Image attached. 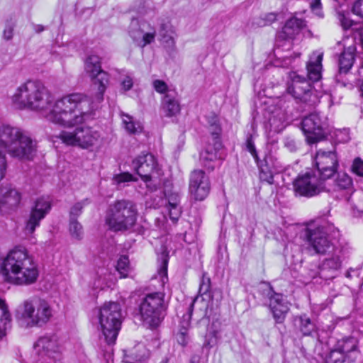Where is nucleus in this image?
Returning a JSON list of instances; mask_svg holds the SVG:
<instances>
[{
  "mask_svg": "<svg viewBox=\"0 0 363 363\" xmlns=\"http://www.w3.org/2000/svg\"><path fill=\"white\" fill-rule=\"evenodd\" d=\"M210 191L208 178L202 170L191 172L189 181V192L195 200L202 201Z\"/></svg>",
  "mask_w": 363,
  "mask_h": 363,
  "instance_id": "22",
  "label": "nucleus"
},
{
  "mask_svg": "<svg viewBox=\"0 0 363 363\" xmlns=\"http://www.w3.org/2000/svg\"><path fill=\"white\" fill-rule=\"evenodd\" d=\"M23 130L9 124L0 125V150H8L22 136Z\"/></svg>",
  "mask_w": 363,
  "mask_h": 363,
  "instance_id": "23",
  "label": "nucleus"
},
{
  "mask_svg": "<svg viewBox=\"0 0 363 363\" xmlns=\"http://www.w3.org/2000/svg\"><path fill=\"white\" fill-rule=\"evenodd\" d=\"M51 208L49 198L40 197L35 201L31 208L29 218L26 222L25 231L27 234H33L35 228L40 225V221L45 217Z\"/></svg>",
  "mask_w": 363,
  "mask_h": 363,
  "instance_id": "21",
  "label": "nucleus"
},
{
  "mask_svg": "<svg viewBox=\"0 0 363 363\" xmlns=\"http://www.w3.org/2000/svg\"><path fill=\"white\" fill-rule=\"evenodd\" d=\"M352 11L354 14L363 18V0H357L352 6Z\"/></svg>",
  "mask_w": 363,
  "mask_h": 363,
  "instance_id": "53",
  "label": "nucleus"
},
{
  "mask_svg": "<svg viewBox=\"0 0 363 363\" xmlns=\"http://www.w3.org/2000/svg\"><path fill=\"white\" fill-rule=\"evenodd\" d=\"M13 28L11 26H6L4 30V38L6 40H11L13 37Z\"/></svg>",
  "mask_w": 363,
  "mask_h": 363,
  "instance_id": "58",
  "label": "nucleus"
},
{
  "mask_svg": "<svg viewBox=\"0 0 363 363\" xmlns=\"http://www.w3.org/2000/svg\"><path fill=\"white\" fill-rule=\"evenodd\" d=\"M133 165L137 174L146 183L147 188L150 191L156 190V184H151V174L157 167L155 157L148 153L142 154L133 160Z\"/></svg>",
  "mask_w": 363,
  "mask_h": 363,
  "instance_id": "17",
  "label": "nucleus"
},
{
  "mask_svg": "<svg viewBox=\"0 0 363 363\" xmlns=\"http://www.w3.org/2000/svg\"><path fill=\"white\" fill-rule=\"evenodd\" d=\"M149 357V351L145 346L139 343L136 345L128 354L124 356V363H143Z\"/></svg>",
  "mask_w": 363,
  "mask_h": 363,
  "instance_id": "30",
  "label": "nucleus"
},
{
  "mask_svg": "<svg viewBox=\"0 0 363 363\" xmlns=\"http://www.w3.org/2000/svg\"><path fill=\"white\" fill-rule=\"evenodd\" d=\"M198 299L199 297L197 296L195 297L193 300H191L188 308L187 312L184 313L182 316V320L180 322V329L188 330L190 326V321L191 319L192 312L194 310V306Z\"/></svg>",
  "mask_w": 363,
  "mask_h": 363,
  "instance_id": "43",
  "label": "nucleus"
},
{
  "mask_svg": "<svg viewBox=\"0 0 363 363\" xmlns=\"http://www.w3.org/2000/svg\"><path fill=\"white\" fill-rule=\"evenodd\" d=\"M277 14L274 13H266L262 16L255 19V24L259 27H264L271 25L276 21Z\"/></svg>",
  "mask_w": 363,
  "mask_h": 363,
  "instance_id": "44",
  "label": "nucleus"
},
{
  "mask_svg": "<svg viewBox=\"0 0 363 363\" xmlns=\"http://www.w3.org/2000/svg\"><path fill=\"white\" fill-rule=\"evenodd\" d=\"M132 179L133 176L129 173H122L114 177V180L118 184L129 182Z\"/></svg>",
  "mask_w": 363,
  "mask_h": 363,
  "instance_id": "56",
  "label": "nucleus"
},
{
  "mask_svg": "<svg viewBox=\"0 0 363 363\" xmlns=\"http://www.w3.org/2000/svg\"><path fill=\"white\" fill-rule=\"evenodd\" d=\"M216 125V131L213 132V139L212 142H209L205 149L200 153V162L201 164L208 170H213L217 160L220 159L219 150L222 148V143L219 135L220 134V128Z\"/></svg>",
  "mask_w": 363,
  "mask_h": 363,
  "instance_id": "18",
  "label": "nucleus"
},
{
  "mask_svg": "<svg viewBox=\"0 0 363 363\" xmlns=\"http://www.w3.org/2000/svg\"><path fill=\"white\" fill-rule=\"evenodd\" d=\"M187 331L188 330L179 329V331L177 335V341L182 346H185L188 343L189 337Z\"/></svg>",
  "mask_w": 363,
  "mask_h": 363,
  "instance_id": "54",
  "label": "nucleus"
},
{
  "mask_svg": "<svg viewBox=\"0 0 363 363\" xmlns=\"http://www.w3.org/2000/svg\"><path fill=\"white\" fill-rule=\"evenodd\" d=\"M359 90L360 92V96L363 98V79L360 81L359 84Z\"/></svg>",
  "mask_w": 363,
  "mask_h": 363,
  "instance_id": "61",
  "label": "nucleus"
},
{
  "mask_svg": "<svg viewBox=\"0 0 363 363\" xmlns=\"http://www.w3.org/2000/svg\"><path fill=\"white\" fill-rule=\"evenodd\" d=\"M352 272L355 273L356 276L359 275L358 269H354L350 268L345 274V276L348 278H351L352 277Z\"/></svg>",
  "mask_w": 363,
  "mask_h": 363,
  "instance_id": "60",
  "label": "nucleus"
},
{
  "mask_svg": "<svg viewBox=\"0 0 363 363\" xmlns=\"http://www.w3.org/2000/svg\"><path fill=\"white\" fill-rule=\"evenodd\" d=\"M259 294L268 301V307L276 323H283L290 310L288 301L284 295L277 293L269 283L262 282L258 287Z\"/></svg>",
  "mask_w": 363,
  "mask_h": 363,
  "instance_id": "9",
  "label": "nucleus"
},
{
  "mask_svg": "<svg viewBox=\"0 0 363 363\" xmlns=\"http://www.w3.org/2000/svg\"><path fill=\"white\" fill-rule=\"evenodd\" d=\"M306 238L310 247L316 254L327 255L337 249L329 240L326 228L321 225L306 228Z\"/></svg>",
  "mask_w": 363,
  "mask_h": 363,
  "instance_id": "15",
  "label": "nucleus"
},
{
  "mask_svg": "<svg viewBox=\"0 0 363 363\" xmlns=\"http://www.w3.org/2000/svg\"><path fill=\"white\" fill-rule=\"evenodd\" d=\"M162 110L167 117L177 115L180 111V104L176 93H167L162 102Z\"/></svg>",
  "mask_w": 363,
  "mask_h": 363,
  "instance_id": "29",
  "label": "nucleus"
},
{
  "mask_svg": "<svg viewBox=\"0 0 363 363\" xmlns=\"http://www.w3.org/2000/svg\"><path fill=\"white\" fill-rule=\"evenodd\" d=\"M214 123L216 124V125L221 130V128H220V125L218 123V121L217 117L213 116V117H211V120L208 121V123L210 125V131H211V133L212 135V139H213V132L216 131V127H215L216 125H213Z\"/></svg>",
  "mask_w": 363,
  "mask_h": 363,
  "instance_id": "57",
  "label": "nucleus"
},
{
  "mask_svg": "<svg viewBox=\"0 0 363 363\" xmlns=\"http://www.w3.org/2000/svg\"><path fill=\"white\" fill-rule=\"evenodd\" d=\"M295 195L311 198L330 189L326 182L319 177L315 172H307L300 174L293 182Z\"/></svg>",
  "mask_w": 363,
  "mask_h": 363,
  "instance_id": "8",
  "label": "nucleus"
},
{
  "mask_svg": "<svg viewBox=\"0 0 363 363\" xmlns=\"http://www.w3.org/2000/svg\"><path fill=\"white\" fill-rule=\"evenodd\" d=\"M246 148L257 163L259 170L260 179L269 184H272L274 174L281 172L284 169V166L271 153L266 155L262 160H259L251 135L247 138Z\"/></svg>",
  "mask_w": 363,
  "mask_h": 363,
  "instance_id": "10",
  "label": "nucleus"
},
{
  "mask_svg": "<svg viewBox=\"0 0 363 363\" xmlns=\"http://www.w3.org/2000/svg\"><path fill=\"white\" fill-rule=\"evenodd\" d=\"M199 294L202 297L203 296H207L208 298L211 297V280L209 277H206L205 275L203 276L199 289Z\"/></svg>",
  "mask_w": 363,
  "mask_h": 363,
  "instance_id": "45",
  "label": "nucleus"
},
{
  "mask_svg": "<svg viewBox=\"0 0 363 363\" xmlns=\"http://www.w3.org/2000/svg\"><path fill=\"white\" fill-rule=\"evenodd\" d=\"M1 270L8 279L16 284H30L38 277L37 265L25 247H17L1 260Z\"/></svg>",
  "mask_w": 363,
  "mask_h": 363,
  "instance_id": "2",
  "label": "nucleus"
},
{
  "mask_svg": "<svg viewBox=\"0 0 363 363\" xmlns=\"http://www.w3.org/2000/svg\"><path fill=\"white\" fill-rule=\"evenodd\" d=\"M69 230L72 238L82 240L84 235L83 227L77 220L69 219Z\"/></svg>",
  "mask_w": 363,
  "mask_h": 363,
  "instance_id": "40",
  "label": "nucleus"
},
{
  "mask_svg": "<svg viewBox=\"0 0 363 363\" xmlns=\"http://www.w3.org/2000/svg\"><path fill=\"white\" fill-rule=\"evenodd\" d=\"M6 166L7 163L5 152L0 150V181L2 180L5 176Z\"/></svg>",
  "mask_w": 363,
  "mask_h": 363,
  "instance_id": "52",
  "label": "nucleus"
},
{
  "mask_svg": "<svg viewBox=\"0 0 363 363\" xmlns=\"http://www.w3.org/2000/svg\"><path fill=\"white\" fill-rule=\"evenodd\" d=\"M301 128L309 144L325 139L329 133L326 118L318 112L305 116L302 119Z\"/></svg>",
  "mask_w": 363,
  "mask_h": 363,
  "instance_id": "13",
  "label": "nucleus"
},
{
  "mask_svg": "<svg viewBox=\"0 0 363 363\" xmlns=\"http://www.w3.org/2000/svg\"><path fill=\"white\" fill-rule=\"evenodd\" d=\"M306 26L305 21L295 16L288 19L281 32L279 33V38L283 39L294 38Z\"/></svg>",
  "mask_w": 363,
  "mask_h": 363,
  "instance_id": "27",
  "label": "nucleus"
},
{
  "mask_svg": "<svg viewBox=\"0 0 363 363\" xmlns=\"http://www.w3.org/2000/svg\"><path fill=\"white\" fill-rule=\"evenodd\" d=\"M290 78L291 82L288 84L287 91L298 102L309 106H315L319 102L316 91L304 77L293 72L290 74Z\"/></svg>",
  "mask_w": 363,
  "mask_h": 363,
  "instance_id": "11",
  "label": "nucleus"
},
{
  "mask_svg": "<svg viewBox=\"0 0 363 363\" xmlns=\"http://www.w3.org/2000/svg\"><path fill=\"white\" fill-rule=\"evenodd\" d=\"M11 315L5 301L0 299V339L6 335V330L10 327Z\"/></svg>",
  "mask_w": 363,
  "mask_h": 363,
  "instance_id": "34",
  "label": "nucleus"
},
{
  "mask_svg": "<svg viewBox=\"0 0 363 363\" xmlns=\"http://www.w3.org/2000/svg\"><path fill=\"white\" fill-rule=\"evenodd\" d=\"M327 255L318 267V276L325 280L337 277L343 261L342 251L339 248Z\"/></svg>",
  "mask_w": 363,
  "mask_h": 363,
  "instance_id": "20",
  "label": "nucleus"
},
{
  "mask_svg": "<svg viewBox=\"0 0 363 363\" xmlns=\"http://www.w3.org/2000/svg\"><path fill=\"white\" fill-rule=\"evenodd\" d=\"M158 32L160 40L165 46L168 48H173L174 46V30L172 26L169 22L161 23Z\"/></svg>",
  "mask_w": 363,
  "mask_h": 363,
  "instance_id": "32",
  "label": "nucleus"
},
{
  "mask_svg": "<svg viewBox=\"0 0 363 363\" xmlns=\"http://www.w3.org/2000/svg\"><path fill=\"white\" fill-rule=\"evenodd\" d=\"M164 194L167 201L165 208L169 213V218L174 223H176L182 212L180 205V194L179 192L169 191L167 189H164Z\"/></svg>",
  "mask_w": 363,
  "mask_h": 363,
  "instance_id": "25",
  "label": "nucleus"
},
{
  "mask_svg": "<svg viewBox=\"0 0 363 363\" xmlns=\"http://www.w3.org/2000/svg\"><path fill=\"white\" fill-rule=\"evenodd\" d=\"M286 145L289 147L291 150H293L294 149V147H295V144H294V142L293 140L286 143Z\"/></svg>",
  "mask_w": 363,
  "mask_h": 363,
  "instance_id": "62",
  "label": "nucleus"
},
{
  "mask_svg": "<svg viewBox=\"0 0 363 363\" xmlns=\"http://www.w3.org/2000/svg\"><path fill=\"white\" fill-rule=\"evenodd\" d=\"M135 206L127 200H119L110 205L106 214L105 223L113 232H124L132 229L137 221Z\"/></svg>",
  "mask_w": 363,
  "mask_h": 363,
  "instance_id": "3",
  "label": "nucleus"
},
{
  "mask_svg": "<svg viewBox=\"0 0 363 363\" xmlns=\"http://www.w3.org/2000/svg\"><path fill=\"white\" fill-rule=\"evenodd\" d=\"M160 363H169V359L165 357Z\"/></svg>",
  "mask_w": 363,
  "mask_h": 363,
  "instance_id": "64",
  "label": "nucleus"
},
{
  "mask_svg": "<svg viewBox=\"0 0 363 363\" xmlns=\"http://www.w3.org/2000/svg\"><path fill=\"white\" fill-rule=\"evenodd\" d=\"M353 38L355 43L359 44L363 48V27L354 29Z\"/></svg>",
  "mask_w": 363,
  "mask_h": 363,
  "instance_id": "51",
  "label": "nucleus"
},
{
  "mask_svg": "<svg viewBox=\"0 0 363 363\" xmlns=\"http://www.w3.org/2000/svg\"><path fill=\"white\" fill-rule=\"evenodd\" d=\"M162 262L161 263L160 267L158 270L159 274H160L162 278H167V258L165 255H162Z\"/></svg>",
  "mask_w": 363,
  "mask_h": 363,
  "instance_id": "55",
  "label": "nucleus"
},
{
  "mask_svg": "<svg viewBox=\"0 0 363 363\" xmlns=\"http://www.w3.org/2000/svg\"><path fill=\"white\" fill-rule=\"evenodd\" d=\"M39 356L37 363H60L62 354L55 335H46L40 337L34 345Z\"/></svg>",
  "mask_w": 363,
  "mask_h": 363,
  "instance_id": "14",
  "label": "nucleus"
},
{
  "mask_svg": "<svg viewBox=\"0 0 363 363\" xmlns=\"http://www.w3.org/2000/svg\"><path fill=\"white\" fill-rule=\"evenodd\" d=\"M35 30L37 33L42 32L43 30H44V27L41 25H38L36 26Z\"/></svg>",
  "mask_w": 363,
  "mask_h": 363,
  "instance_id": "63",
  "label": "nucleus"
},
{
  "mask_svg": "<svg viewBox=\"0 0 363 363\" xmlns=\"http://www.w3.org/2000/svg\"><path fill=\"white\" fill-rule=\"evenodd\" d=\"M335 135L337 140L340 143H347L350 139L349 129L347 128L336 130Z\"/></svg>",
  "mask_w": 363,
  "mask_h": 363,
  "instance_id": "48",
  "label": "nucleus"
},
{
  "mask_svg": "<svg viewBox=\"0 0 363 363\" xmlns=\"http://www.w3.org/2000/svg\"><path fill=\"white\" fill-rule=\"evenodd\" d=\"M355 57V48L350 46L345 48L339 57V73L336 76V81L343 86H347V83L341 82L342 74H347L353 65Z\"/></svg>",
  "mask_w": 363,
  "mask_h": 363,
  "instance_id": "26",
  "label": "nucleus"
},
{
  "mask_svg": "<svg viewBox=\"0 0 363 363\" xmlns=\"http://www.w3.org/2000/svg\"><path fill=\"white\" fill-rule=\"evenodd\" d=\"M323 54L313 52L306 65L307 76L312 82H318L321 78Z\"/></svg>",
  "mask_w": 363,
  "mask_h": 363,
  "instance_id": "28",
  "label": "nucleus"
},
{
  "mask_svg": "<svg viewBox=\"0 0 363 363\" xmlns=\"http://www.w3.org/2000/svg\"><path fill=\"white\" fill-rule=\"evenodd\" d=\"M53 315V310L45 299L37 296L23 301L17 311V318L26 323V327H42Z\"/></svg>",
  "mask_w": 363,
  "mask_h": 363,
  "instance_id": "4",
  "label": "nucleus"
},
{
  "mask_svg": "<svg viewBox=\"0 0 363 363\" xmlns=\"http://www.w3.org/2000/svg\"><path fill=\"white\" fill-rule=\"evenodd\" d=\"M12 157L19 160H31L36 152V143L30 136L24 131L14 144L7 150Z\"/></svg>",
  "mask_w": 363,
  "mask_h": 363,
  "instance_id": "19",
  "label": "nucleus"
},
{
  "mask_svg": "<svg viewBox=\"0 0 363 363\" xmlns=\"http://www.w3.org/2000/svg\"><path fill=\"white\" fill-rule=\"evenodd\" d=\"M86 204V200H84L76 203L72 206L69 211V219L73 218L74 220H77V217L82 214V209Z\"/></svg>",
  "mask_w": 363,
  "mask_h": 363,
  "instance_id": "46",
  "label": "nucleus"
},
{
  "mask_svg": "<svg viewBox=\"0 0 363 363\" xmlns=\"http://www.w3.org/2000/svg\"><path fill=\"white\" fill-rule=\"evenodd\" d=\"M357 340L355 337L349 336L337 340L335 347L345 354L346 353L354 351L357 349Z\"/></svg>",
  "mask_w": 363,
  "mask_h": 363,
  "instance_id": "36",
  "label": "nucleus"
},
{
  "mask_svg": "<svg viewBox=\"0 0 363 363\" xmlns=\"http://www.w3.org/2000/svg\"><path fill=\"white\" fill-rule=\"evenodd\" d=\"M123 123L126 131L130 134H135L141 132L142 129L139 124H136L133 118L128 114H123Z\"/></svg>",
  "mask_w": 363,
  "mask_h": 363,
  "instance_id": "39",
  "label": "nucleus"
},
{
  "mask_svg": "<svg viewBox=\"0 0 363 363\" xmlns=\"http://www.w3.org/2000/svg\"><path fill=\"white\" fill-rule=\"evenodd\" d=\"M325 363H348L346 356L336 347H334L325 358Z\"/></svg>",
  "mask_w": 363,
  "mask_h": 363,
  "instance_id": "42",
  "label": "nucleus"
},
{
  "mask_svg": "<svg viewBox=\"0 0 363 363\" xmlns=\"http://www.w3.org/2000/svg\"><path fill=\"white\" fill-rule=\"evenodd\" d=\"M116 270L121 274V278H125L130 272V267L128 256L122 255L117 262Z\"/></svg>",
  "mask_w": 363,
  "mask_h": 363,
  "instance_id": "41",
  "label": "nucleus"
},
{
  "mask_svg": "<svg viewBox=\"0 0 363 363\" xmlns=\"http://www.w3.org/2000/svg\"><path fill=\"white\" fill-rule=\"evenodd\" d=\"M59 138L68 145L88 150L97 145L101 134L90 126H79L72 132L62 131Z\"/></svg>",
  "mask_w": 363,
  "mask_h": 363,
  "instance_id": "12",
  "label": "nucleus"
},
{
  "mask_svg": "<svg viewBox=\"0 0 363 363\" xmlns=\"http://www.w3.org/2000/svg\"><path fill=\"white\" fill-rule=\"evenodd\" d=\"M295 324L299 328L303 335H311L315 328V325L306 314L296 317Z\"/></svg>",
  "mask_w": 363,
  "mask_h": 363,
  "instance_id": "37",
  "label": "nucleus"
},
{
  "mask_svg": "<svg viewBox=\"0 0 363 363\" xmlns=\"http://www.w3.org/2000/svg\"><path fill=\"white\" fill-rule=\"evenodd\" d=\"M112 274L106 269H100L97 272L94 285L96 289H103L105 287H109L112 283Z\"/></svg>",
  "mask_w": 363,
  "mask_h": 363,
  "instance_id": "35",
  "label": "nucleus"
},
{
  "mask_svg": "<svg viewBox=\"0 0 363 363\" xmlns=\"http://www.w3.org/2000/svg\"><path fill=\"white\" fill-rule=\"evenodd\" d=\"M311 7L312 10H313V11H315L316 9H320L321 8L320 0H314L311 4Z\"/></svg>",
  "mask_w": 363,
  "mask_h": 363,
  "instance_id": "59",
  "label": "nucleus"
},
{
  "mask_svg": "<svg viewBox=\"0 0 363 363\" xmlns=\"http://www.w3.org/2000/svg\"><path fill=\"white\" fill-rule=\"evenodd\" d=\"M338 19L343 29L347 30L351 28L354 23L344 13L338 12Z\"/></svg>",
  "mask_w": 363,
  "mask_h": 363,
  "instance_id": "47",
  "label": "nucleus"
},
{
  "mask_svg": "<svg viewBox=\"0 0 363 363\" xmlns=\"http://www.w3.org/2000/svg\"><path fill=\"white\" fill-rule=\"evenodd\" d=\"M155 30L151 28L150 30L145 31L144 28H140L138 30H131L130 35L133 41L140 47L144 48L154 41L155 38Z\"/></svg>",
  "mask_w": 363,
  "mask_h": 363,
  "instance_id": "31",
  "label": "nucleus"
},
{
  "mask_svg": "<svg viewBox=\"0 0 363 363\" xmlns=\"http://www.w3.org/2000/svg\"><path fill=\"white\" fill-rule=\"evenodd\" d=\"M12 105L20 110L46 112V118L64 127H72L89 118L90 100L82 94L74 93L54 101L53 96L39 81L27 80L11 96Z\"/></svg>",
  "mask_w": 363,
  "mask_h": 363,
  "instance_id": "1",
  "label": "nucleus"
},
{
  "mask_svg": "<svg viewBox=\"0 0 363 363\" xmlns=\"http://www.w3.org/2000/svg\"><path fill=\"white\" fill-rule=\"evenodd\" d=\"M314 160L317 167L315 173L325 182L336 174L339 163L335 151L319 150Z\"/></svg>",
  "mask_w": 363,
  "mask_h": 363,
  "instance_id": "16",
  "label": "nucleus"
},
{
  "mask_svg": "<svg viewBox=\"0 0 363 363\" xmlns=\"http://www.w3.org/2000/svg\"><path fill=\"white\" fill-rule=\"evenodd\" d=\"M21 193L12 186L0 189V199L5 211L16 210L21 201Z\"/></svg>",
  "mask_w": 363,
  "mask_h": 363,
  "instance_id": "24",
  "label": "nucleus"
},
{
  "mask_svg": "<svg viewBox=\"0 0 363 363\" xmlns=\"http://www.w3.org/2000/svg\"><path fill=\"white\" fill-rule=\"evenodd\" d=\"M84 69L89 78L94 89H96L94 96L91 99L86 96L91 102V116L94 106V103H100L104 100V93L109 84V74L104 71L101 67V58L97 55H89L84 61Z\"/></svg>",
  "mask_w": 363,
  "mask_h": 363,
  "instance_id": "5",
  "label": "nucleus"
},
{
  "mask_svg": "<svg viewBox=\"0 0 363 363\" xmlns=\"http://www.w3.org/2000/svg\"><path fill=\"white\" fill-rule=\"evenodd\" d=\"M337 176L333 182L334 191L351 190L353 182L351 177L345 172H336Z\"/></svg>",
  "mask_w": 363,
  "mask_h": 363,
  "instance_id": "33",
  "label": "nucleus"
},
{
  "mask_svg": "<svg viewBox=\"0 0 363 363\" xmlns=\"http://www.w3.org/2000/svg\"><path fill=\"white\" fill-rule=\"evenodd\" d=\"M152 85L155 91L160 94L166 93L168 89L167 84L164 81L160 79L154 80Z\"/></svg>",
  "mask_w": 363,
  "mask_h": 363,
  "instance_id": "49",
  "label": "nucleus"
},
{
  "mask_svg": "<svg viewBox=\"0 0 363 363\" xmlns=\"http://www.w3.org/2000/svg\"><path fill=\"white\" fill-rule=\"evenodd\" d=\"M122 320L121 308L118 303H105L99 311V322L105 341L115 343L121 329Z\"/></svg>",
  "mask_w": 363,
  "mask_h": 363,
  "instance_id": "6",
  "label": "nucleus"
},
{
  "mask_svg": "<svg viewBox=\"0 0 363 363\" xmlns=\"http://www.w3.org/2000/svg\"><path fill=\"white\" fill-rule=\"evenodd\" d=\"M352 169L357 175L363 177V160L360 158H356L354 160Z\"/></svg>",
  "mask_w": 363,
  "mask_h": 363,
  "instance_id": "50",
  "label": "nucleus"
},
{
  "mask_svg": "<svg viewBox=\"0 0 363 363\" xmlns=\"http://www.w3.org/2000/svg\"><path fill=\"white\" fill-rule=\"evenodd\" d=\"M164 294L155 292L147 294L139 305L141 319L150 327H157L164 318L165 306Z\"/></svg>",
  "mask_w": 363,
  "mask_h": 363,
  "instance_id": "7",
  "label": "nucleus"
},
{
  "mask_svg": "<svg viewBox=\"0 0 363 363\" xmlns=\"http://www.w3.org/2000/svg\"><path fill=\"white\" fill-rule=\"evenodd\" d=\"M117 72H118L119 74L118 80L120 82L121 90H123L124 92L130 90L133 86V74L125 69H117Z\"/></svg>",
  "mask_w": 363,
  "mask_h": 363,
  "instance_id": "38",
  "label": "nucleus"
}]
</instances>
